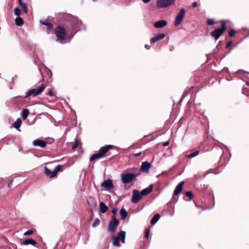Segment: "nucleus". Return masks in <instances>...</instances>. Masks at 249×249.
Listing matches in <instances>:
<instances>
[{
	"instance_id": "f257e3e1",
	"label": "nucleus",
	"mask_w": 249,
	"mask_h": 249,
	"mask_svg": "<svg viewBox=\"0 0 249 249\" xmlns=\"http://www.w3.org/2000/svg\"><path fill=\"white\" fill-rule=\"evenodd\" d=\"M140 174L141 172L137 168L128 169L121 174V180L124 184H129L136 180Z\"/></svg>"
},
{
	"instance_id": "f03ea898",
	"label": "nucleus",
	"mask_w": 249,
	"mask_h": 249,
	"mask_svg": "<svg viewBox=\"0 0 249 249\" xmlns=\"http://www.w3.org/2000/svg\"><path fill=\"white\" fill-rule=\"evenodd\" d=\"M125 231H121L118 233L117 235L112 237V245L116 247H120L119 241L124 244L125 243Z\"/></svg>"
},
{
	"instance_id": "7ed1b4c3",
	"label": "nucleus",
	"mask_w": 249,
	"mask_h": 249,
	"mask_svg": "<svg viewBox=\"0 0 249 249\" xmlns=\"http://www.w3.org/2000/svg\"><path fill=\"white\" fill-rule=\"evenodd\" d=\"M221 22V28L216 29L211 33V35L213 37L215 40L218 39L226 30V21L225 20H222Z\"/></svg>"
},
{
	"instance_id": "20e7f679",
	"label": "nucleus",
	"mask_w": 249,
	"mask_h": 249,
	"mask_svg": "<svg viewBox=\"0 0 249 249\" xmlns=\"http://www.w3.org/2000/svg\"><path fill=\"white\" fill-rule=\"evenodd\" d=\"M55 32L56 36L59 38L57 41H59L61 43H65L67 42L65 41L64 37L65 31L64 28L58 26L55 29Z\"/></svg>"
},
{
	"instance_id": "39448f33",
	"label": "nucleus",
	"mask_w": 249,
	"mask_h": 249,
	"mask_svg": "<svg viewBox=\"0 0 249 249\" xmlns=\"http://www.w3.org/2000/svg\"><path fill=\"white\" fill-rule=\"evenodd\" d=\"M45 86L42 85L38 89H32L27 92L25 97L27 98L31 95L33 96H36L40 94L45 89Z\"/></svg>"
},
{
	"instance_id": "423d86ee",
	"label": "nucleus",
	"mask_w": 249,
	"mask_h": 249,
	"mask_svg": "<svg viewBox=\"0 0 249 249\" xmlns=\"http://www.w3.org/2000/svg\"><path fill=\"white\" fill-rule=\"evenodd\" d=\"M119 224V221L115 218V216L113 215L112 217V219L111 221H110L108 224L107 228L108 231L110 232H113L117 228Z\"/></svg>"
},
{
	"instance_id": "0eeeda50",
	"label": "nucleus",
	"mask_w": 249,
	"mask_h": 249,
	"mask_svg": "<svg viewBox=\"0 0 249 249\" xmlns=\"http://www.w3.org/2000/svg\"><path fill=\"white\" fill-rule=\"evenodd\" d=\"M176 0H157V6L159 8H163L171 5Z\"/></svg>"
},
{
	"instance_id": "6e6552de",
	"label": "nucleus",
	"mask_w": 249,
	"mask_h": 249,
	"mask_svg": "<svg viewBox=\"0 0 249 249\" xmlns=\"http://www.w3.org/2000/svg\"><path fill=\"white\" fill-rule=\"evenodd\" d=\"M185 14V10L183 8L180 9L179 13L177 15L175 18V21L174 23L175 26H178L181 23L184 17Z\"/></svg>"
},
{
	"instance_id": "1a4fd4ad",
	"label": "nucleus",
	"mask_w": 249,
	"mask_h": 249,
	"mask_svg": "<svg viewBox=\"0 0 249 249\" xmlns=\"http://www.w3.org/2000/svg\"><path fill=\"white\" fill-rule=\"evenodd\" d=\"M101 186L105 188L107 190H109L114 188L112 180L110 179L104 181L101 184Z\"/></svg>"
},
{
	"instance_id": "9d476101",
	"label": "nucleus",
	"mask_w": 249,
	"mask_h": 249,
	"mask_svg": "<svg viewBox=\"0 0 249 249\" xmlns=\"http://www.w3.org/2000/svg\"><path fill=\"white\" fill-rule=\"evenodd\" d=\"M141 196V193H140L138 190H134L133 191V196L131 200L132 202L134 203H138L142 198Z\"/></svg>"
},
{
	"instance_id": "9b49d317",
	"label": "nucleus",
	"mask_w": 249,
	"mask_h": 249,
	"mask_svg": "<svg viewBox=\"0 0 249 249\" xmlns=\"http://www.w3.org/2000/svg\"><path fill=\"white\" fill-rule=\"evenodd\" d=\"M47 142L45 141L36 139L33 141V145L34 146H39L41 148H44L46 146Z\"/></svg>"
},
{
	"instance_id": "f8f14e48",
	"label": "nucleus",
	"mask_w": 249,
	"mask_h": 249,
	"mask_svg": "<svg viewBox=\"0 0 249 249\" xmlns=\"http://www.w3.org/2000/svg\"><path fill=\"white\" fill-rule=\"evenodd\" d=\"M150 167V163L148 161H145L142 162L141 167V170L143 172H147L148 171Z\"/></svg>"
},
{
	"instance_id": "ddd939ff",
	"label": "nucleus",
	"mask_w": 249,
	"mask_h": 249,
	"mask_svg": "<svg viewBox=\"0 0 249 249\" xmlns=\"http://www.w3.org/2000/svg\"><path fill=\"white\" fill-rule=\"evenodd\" d=\"M165 36V35L164 33L159 34L154 37L152 38L150 40L151 43H155L160 40L164 38Z\"/></svg>"
},
{
	"instance_id": "4468645a",
	"label": "nucleus",
	"mask_w": 249,
	"mask_h": 249,
	"mask_svg": "<svg viewBox=\"0 0 249 249\" xmlns=\"http://www.w3.org/2000/svg\"><path fill=\"white\" fill-rule=\"evenodd\" d=\"M113 147L112 145H107L105 146L102 147L100 148L98 152L103 157L108 150Z\"/></svg>"
},
{
	"instance_id": "2eb2a0df",
	"label": "nucleus",
	"mask_w": 249,
	"mask_h": 249,
	"mask_svg": "<svg viewBox=\"0 0 249 249\" xmlns=\"http://www.w3.org/2000/svg\"><path fill=\"white\" fill-rule=\"evenodd\" d=\"M167 24V21L164 20H160L156 21L154 23V27L157 28H161L165 26Z\"/></svg>"
},
{
	"instance_id": "dca6fc26",
	"label": "nucleus",
	"mask_w": 249,
	"mask_h": 249,
	"mask_svg": "<svg viewBox=\"0 0 249 249\" xmlns=\"http://www.w3.org/2000/svg\"><path fill=\"white\" fill-rule=\"evenodd\" d=\"M184 183V181H181L177 185L174 191V195H178L181 192Z\"/></svg>"
},
{
	"instance_id": "f3484780",
	"label": "nucleus",
	"mask_w": 249,
	"mask_h": 249,
	"mask_svg": "<svg viewBox=\"0 0 249 249\" xmlns=\"http://www.w3.org/2000/svg\"><path fill=\"white\" fill-rule=\"evenodd\" d=\"M152 191V187L150 186L146 188H145L141 191V195L142 196H145L150 193Z\"/></svg>"
},
{
	"instance_id": "a211bd4d",
	"label": "nucleus",
	"mask_w": 249,
	"mask_h": 249,
	"mask_svg": "<svg viewBox=\"0 0 249 249\" xmlns=\"http://www.w3.org/2000/svg\"><path fill=\"white\" fill-rule=\"evenodd\" d=\"M99 206L100 212L102 213H106L108 210V207L103 202L100 203Z\"/></svg>"
},
{
	"instance_id": "6ab92c4d",
	"label": "nucleus",
	"mask_w": 249,
	"mask_h": 249,
	"mask_svg": "<svg viewBox=\"0 0 249 249\" xmlns=\"http://www.w3.org/2000/svg\"><path fill=\"white\" fill-rule=\"evenodd\" d=\"M22 123V121L20 118H18L14 122L13 126L17 130H19V128Z\"/></svg>"
},
{
	"instance_id": "aec40b11",
	"label": "nucleus",
	"mask_w": 249,
	"mask_h": 249,
	"mask_svg": "<svg viewBox=\"0 0 249 249\" xmlns=\"http://www.w3.org/2000/svg\"><path fill=\"white\" fill-rule=\"evenodd\" d=\"M23 244L26 245H32L33 246H36V242L34 239H27L23 241Z\"/></svg>"
},
{
	"instance_id": "412c9836",
	"label": "nucleus",
	"mask_w": 249,
	"mask_h": 249,
	"mask_svg": "<svg viewBox=\"0 0 249 249\" xmlns=\"http://www.w3.org/2000/svg\"><path fill=\"white\" fill-rule=\"evenodd\" d=\"M102 157H103V156L100 154V153L98 152L97 153L93 154L90 157V160L92 161L94 160H97L100 159Z\"/></svg>"
},
{
	"instance_id": "4be33fe9",
	"label": "nucleus",
	"mask_w": 249,
	"mask_h": 249,
	"mask_svg": "<svg viewBox=\"0 0 249 249\" xmlns=\"http://www.w3.org/2000/svg\"><path fill=\"white\" fill-rule=\"evenodd\" d=\"M44 170L45 174L49 178H53L55 177V176L53 175V171L51 172L47 167H45Z\"/></svg>"
},
{
	"instance_id": "5701e85b",
	"label": "nucleus",
	"mask_w": 249,
	"mask_h": 249,
	"mask_svg": "<svg viewBox=\"0 0 249 249\" xmlns=\"http://www.w3.org/2000/svg\"><path fill=\"white\" fill-rule=\"evenodd\" d=\"M160 218V215L159 214H155L151 219L150 223L152 225L155 224Z\"/></svg>"
},
{
	"instance_id": "b1692460",
	"label": "nucleus",
	"mask_w": 249,
	"mask_h": 249,
	"mask_svg": "<svg viewBox=\"0 0 249 249\" xmlns=\"http://www.w3.org/2000/svg\"><path fill=\"white\" fill-rule=\"evenodd\" d=\"M120 213L121 216V218L122 219H124L127 216V212L126 211V210L122 208L120 210Z\"/></svg>"
},
{
	"instance_id": "393cba45",
	"label": "nucleus",
	"mask_w": 249,
	"mask_h": 249,
	"mask_svg": "<svg viewBox=\"0 0 249 249\" xmlns=\"http://www.w3.org/2000/svg\"><path fill=\"white\" fill-rule=\"evenodd\" d=\"M15 21L16 25L18 26L22 25L24 23L22 18L20 17H17Z\"/></svg>"
},
{
	"instance_id": "a878e982",
	"label": "nucleus",
	"mask_w": 249,
	"mask_h": 249,
	"mask_svg": "<svg viewBox=\"0 0 249 249\" xmlns=\"http://www.w3.org/2000/svg\"><path fill=\"white\" fill-rule=\"evenodd\" d=\"M29 114V111L28 109H24L22 111V117L23 119H26Z\"/></svg>"
},
{
	"instance_id": "bb28decb",
	"label": "nucleus",
	"mask_w": 249,
	"mask_h": 249,
	"mask_svg": "<svg viewBox=\"0 0 249 249\" xmlns=\"http://www.w3.org/2000/svg\"><path fill=\"white\" fill-rule=\"evenodd\" d=\"M40 22L42 24L46 25V26H47L49 29H52L53 28V24L52 23H51L48 22L47 21V20H45V21L41 20L40 21Z\"/></svg>"
},
{
	"instance_id": "cd10ccee",
	"label": "nucleus",
	"mask_w": 249,
	"mask_h": 249,
	"mask_svg": "<svg viewBox=\"0 0 249 249\" xmlns=\"http://www.w3.org/2000/svg\"><path fill=\"white\" fill-rule=\"evenodd\" d=\"M62 169V165H57L53 170V175L55 176L56 175L57 172L59 171H60Z\"/></svg>"
},
{
	"instance_id": "c85d7f7f",
	"label": "nucleus",
	"mask_w": 249,
	"mask_h": 249,
	"mask_svg": "<svg viewBox=\"0 0 249 249\" xmlns=\"http://www.w3.org/2000/svg\"><path fill=\"white\" fill-rule=\"evenodd\" d=\"M199 151H196L195 152L191 153L190 154L187 155V157L188 158H192L197 156L199 154Z\"/></svg>"
},
{
	"instance_id": "c756f323",
	"label": "nucleus",
	"mask_w": 249,
	"mask_h": 249,
	"mask_svg": "<svg viewBox=\"0 0 249 249\" xmlns=\"http://www.w3.org/2000/svg\"><path fill=\"white\" fill-rule=\"evenodd\" d=\"M20 6H21L22 10L23 11V12L25 13H26L28 11V9H27L26 4L24 3H21Z\"/></svg>"
},
{
	"instance_id": "7c9ffc66",
	"label": "nucleus",
	"mask_w": 249,
	"mask_h": 249,
	"mask_svg": "<svg viewBox=\"0 0 249 249\" xmlns=\"http://www.w3.org/2000/svg\"><path fill=\"white\" fill-rule=\"evenodd\" d=\"M14 14L16 16L19 17L20 14V9L18 7L15 8L14 9Z\"/></svg>"
},
{
	"instance_id": "2f4dec72",
	"label": "nucleus",
	"mask_w": 249,
	"mask_h": 249,
	"mask_svg": "<svg viewBox=\"0 0 249 249\" xmlns=\"http://www.w3.org/2000/svg\"><path fill=\"white\" fill-rule=\"evenodd\" d=\"M100 223V220L99 219L96 218L94 220V221L93 222L92 224V226L93 227H96L97 226H98Z\"/></svg>"
},
{
	"instance_id": "473e14b6",
	"label": "nucleus",
	"mask_w": 249,
	"mask_h": 249,
	"mask_svg": "<svg viewBox=\"0 0 249 249\" xmlns=\"http://www.w3.org/2000/svg\"><path fill=\"white\" fill-rule=\"evenodd\" d=\"M150 232V230L149 228H147L145 230L144 236L145 238H148Z\"/></svg>"
},
{
	"instance_id": "72a5a7b5",
	"label": "nucleus",
	"mask_w": 249,
	"mask_h": 249,
	"mask_svg": "<svg viewBox=\"0 0 249 249\" xmlns=\"http://www.w3.org/2000/svg\"><path fill=\"white\" fill-rule=\"evenodd\" d=\"M87 201L89 203V202H91L93 205H96L95 199L92 197H89L87 200Z\"/></svg>"
},
{
	"instance_id": "f704fd0d",
	"label": "nucleus",
	"mask_w": 249,
	"mask_h": 249,
	"mask_svg": "<svg viewBox=\"0 0 249 249\" xmlns=\"http://www.w3.org/2000/svg\"><path fill=\"white\" fill-rule=\"evenodd\" d=\"M186 196L188 197L190 199L193 198V193L191 192H187L186 193Z\"/></svg>"
},
{
	"instance_id": "c9c22d12",
	"label": "nucleus",
	"mask_w": 249,
	"mask_h": 249,
	"mask_svg": "<svg viewBox=\"0 0 249 249\" xmlns=\"http://www.w3.org/2000/svg\"><path fill=\"white\" fill-rule=\"evenodd\" d=\"M235 32L234 30H230L229 32V35L230 37H232L235 35Z\"/></svg>"
},
{
	"instance_id": "e433bc0d",
	"label": "nucleus",
	"mask_w": 249,
	"mask_h": 249,
	"mask_svg": "<svg viewBox=\"0 0 249 249\" xmlns=\"http://www.w3.org/2000/svg\"><path fill=\"white\" fill-rule=\"evenodd\" d=\"M214 20L213 19H209L207 21L208 24L209 25H212L214 23Z\"/></svg>"
},
{
	"instance_id": "4c0bfd02",
	"label": "nucleus",
	"mask_w": 249,
	"mask_h": 249,
	"mask_svg": "<svg viewBox=\"0 0 249 249\" xmlns=\"http://www.w3.org/2000/svg\"><path fill=\"white\" fill-rule=\"evenodd\" d=\"M33 233V231L31 230H28L26 231L25 232H24V235H29L32 234Z\"/></svg>"
},
{
	"instance_id": "58836bf2",
	"label": "nucleus",
	"mask_w": 249,
	"mask_h": 249,
	"mask_svg": "<svg viewBox=\"0 0 249 249\" xmlns=\"http://www.w3.org/2000/svg\"><path fill=\"white\" fill-rule=\"evenodd\" d=\"M78 142L77 139L75 140V143L72 145V148L73 149H75L78 146Z\"/></svg>"
},
{
	"instance_id": "ea45409f",
	"label": "nucleus",
	"mask_w": 249,
	"mask_h": 249,
	"mask_svg": "<svg viewBox=\"0 0 249 249\" xmlns=\"http://www.w3.org/2000/svg\"><path fill=\"white\" fill-rule=\"evenodd\" d=\"M232 44V42L231 41H229L227 45H226V48H229L230 46H231Z\"/></svg>"
},
{
	"instance_id": "a19ab883",
	"label": "nucleus",
	"mask_w": 249,
	"mask_h": 249,
	"mask_svg": "<svg viewBox=\"0 0 249 249\" xmlns=\"http://www.w3.org/2000/svg\"><path fill=\"white\" fill-rule=\"evenodd\" d=\"M169 142H164V143H163V145L164 146H168V145H169Z\"/></svg>"
},
{
	"instance_id": "79ce46f5",
	"label": "nucleus",
	"mask_w": 249,
	"mask_h": 249,
	"mask_svg": "<svg viewBox=\"0 0 249 249\" xmlns=\"http://www.w3.org/2000/svg\"><path fill=\"white\" fill-rule=\"evenodd\" d=\"M116 212H117V210L115 209H114L112 210V213L114 214V216H115V214L116 213Z\"/></svg>"
},
{
	"instance_id": "37998d69",
	"label": "nucleus",
	"mask_w": 249,
	"mask_h": 249,
	"mask_svg": "<svg viewBox=\"0 0 249 249\" xmlns=\"http://www.w3.org/2000/svg\"><path fill=\"white\" fill-rule=\"evenodd\" d=\"M197 2L195 1V2H193V6L194 7H195L197 6Z\"/></svg>"
},
{
	"instance_id": "c03bdc74",
	"label": "nucleus",
	"mask_w": 249,
	"mask_h": 249,
	"mask_svg": "<svg viewBox=\"0 0 249 249\" xmlns=\"http://www.w3.org/2000/svg\"><path fill=\"white\" fill-rule=\"evenodd\" d=\"M48 94H49L50 96H53V92H52V91H49V92H48Z\"/></svg>"
},
{
	"instance_id": "a18cd8bd",
	"label": "nucleus",
	"mask_w": 249,
	"mask_h": 249,
	"mask_svg": "<svg viewBox=\"0 0 249 249\" xmlns=\"http://www.w3.org/2000/svg\"><path fill=\"white\" fill-rule=\"evenodd\" d=\"M151 0H142L143 2L145 3H148Z\"/></svg>"
},
{
	"instance_id": "49530a36",
	"label": "nucleus",
	"mask_w": 249,
	"mask_h": 249,
	"mask_svg": "<svg viewBox=\"0 0 249 249\" xmlns=\"http://www.w3.org/2000/svg\"><path fill=\"white\" fill-rule=\"evenodd\" d=\"M12 181H11L10 182H9L8 183V187H10L12 184Z\"/></svg>"
},
{
	"instance_id": "de8ad7c7",
	"label": "nucleus",
	"mask_w": 249,
	"mask_h": 249,
	"mask_svg": "<svg viewBox=\"0 0 249 249\" xmlns=\"http://www.w3.org/2000/svg\"><path fill=\"white\" fill-rule=\"evenodd\" d=\"M141 153L140 152V153H136V154H135V156H136V157H139V156H140L141 155Z\"/></svg>"
},
{
	"instance_id": "09e8293b",
	"label": "nucleus",
	"mask_w": 249,
	"mask_h": 249,
	"mask_svg": "<svg viewBox=\"0 0 249 249\" xmlns=\"http://www.w3.org/2000/svg\"><path fill=\"white\" fill-rule=\"evenodd\" d=\"M145 48L147 49H149L150 48V46H148L147 45H146L145 46Z\"/></svg>"
},
{
	"instance_id": "8fccbe9b",
	"label": "nucleus",
	"mask_w": 249,
	"mask_h": 249,
	"mask_svg": "<svg viewBox=\"0 0 249 249\" xmlns=\"http://www.w3.org/2000/svg\"><path fill=\"white\" fill-rule=\"evenodd\" d=\"M18 2H19V4L20 5L21 3H22L21 0H18Z\"/></svg>"
},
{
	"instance_id": "3c124183",
	"label": "nucleus",
	"mask_w": 249,
	"mask_h": 249,
	"mask_svg": "<svg viewBox=\"0 0 249 249\" xmlns=\"http://www.w3.org/2000/svg\"><path fill=\"white\" fill-rule=\"evenodd\" d=\"M70 40H71V38H70V39H69V40H68V42H69V41H70Z\"/></svg>"
},
{
	"instance_id": "603ef678",
	"label": "nucleus",
	"mask_w": 249,
	"mask_h": 249,
	"mask_svg": "<svg viewBox=\"0 0 249 249\" xmlns=\"http://www.w3.org/2000/svg\"><path fill=\"white\" fill-rule=\"evenodd\" d=\"M70 40H71V38H70V39H69V40H68V42H69V41H70Z\"/></svg>"
},
{
	"instance_id": "864d4df0",
	"label": "nucleus",
	"mask_w": 249,
	"mask_h": 249,
	"mask_svg": "<svg viewBox=\"0 0 249 249\" xmlns=\"http://www.w3.org/2000/svg\"><path fill=\"white\" fill-rule=\"evenodd\" d=\"M70 40H71V38H70V39H69V40H68V42H69V41H70Z\"/></svg>"
},
{
	"instance_id": "5fc2aeb1",
	"label": "nucleus",
	"mask_w": 249,
	"mask_h": 249,
	"mask_svg": "<svg viewBox=\"0 0 249 249\" xmlns=\"http://www.w3.org/2000/svg\"><path fill=\"white\" fill-rule=\"evenodd\" d=\"M93 0V1H96V0Z\"/></svg>"
},
{
	"instance_id": "6e6d98bb",
	"label": "nucleus",
	"mask_w": 249,
	"mask_h": 249,
	"mask_svg": "<svg viewBox=\"0 0 249 249\" xmlns=\"http://www.w3.org/2000/svg\"><path fill=\"white\" fill-rule=\"evenodd\" d=\"M248 73L249 74V72Z\"/></svg>"
}]
</instances>
